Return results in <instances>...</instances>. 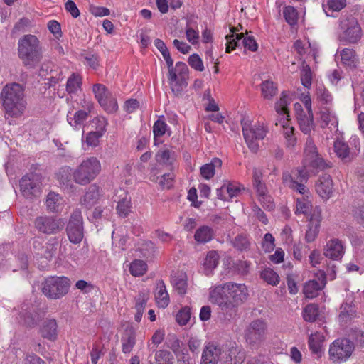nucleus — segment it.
Wrapping results in <instances>:
<instances>
[{
  "label": "nucleus",
  "mask_w": 364,
  "mask_h": 364,
  "mask_svg": "<svg viewBox=\"0 0 364 364\" xmlns=\"http://www.w3.org/2000/svg\"><path fill=\"white\" fill-rule=\"evenodd\" d=\"M149 299V291L146 290H143L139 292V294L135 296V306L134 309H145L147 301Z\"/></svg>",
  "instance_id": "obj_58"
},
{
  "label": "nucleus",
  "mask_w": 364,
  "mask_h": 364,
  "mask_svg": "<svg viewBox=\"0 0 364 364\" xmlns=\"http://www.w3.org/2000/svg\"><path fill=\"white\" fill-rule=\"evenodd\" d=\"M301 81L304 87L309 88L312 84V74L309 65L303 67L301 71Z\"/></svg>",
  "instance_id": "obj_63"
},
{
  "label": "nucleus",
  "mask_w": 364,
  "mask_h": 364,
  "mask_svg": "<svg viewBox=\"0 0 364 364\" xmlns=\"http://www.w3.org/2000/svg\"><path fill=\"white\" fill-rule=\"evenodd\" d=\"M18 54L25 67L28 69L35 68L43 58L42 47L38 38L31 34L21 37L18 43Z\"/></svg>",
  "instance_id": "obj_4"
},
{
  "label": "nucleus",
  "mask_w": 364,
  "mask_h": 364,
  "mask_svg": "<svg viewBox=\"0 0 364 364\" xmlns=\"http://www.w3.org/2000/svg\"><path fill=\"white\" fill-rule=\"evenodd\" d=\"M340 27L343 31L341 38L345 42L355 43L360 39L361 28L354 17L342 18L340 21Z\"/></svg>",
  "instance_id": "obj_15"
},
{
  "label": "nucleus",
  "mask_w": 364,
  "mask_h": 364,
  "mask_svg": "<svg viewBox=\"0 0 364 364\" xmlns=\"http://www.w3.org/2000/svg\"><path fill=\"white\" fill-rule=\"evenodd\" d=\"M300 129L305 134H309L314 127L313 113L300 114L296 117Z\"/></svg>",
  "instance_id": "obj_41"
},
{
  "label": "nucleus",
  "mask_w": 364,
  "mask_h": 364,
  "mask_svg": "<svg viewBox=\"0 0 364 364\" xmlns=\"http://www.w3.org/2000/svg\"><path fill=\"white\" fill-rule=\"evenodd\" d=\"M322 217L321 210L318 207L314 208L313 215L309 218L308 229L305 235V240L307 242H312L317 237Z\"/></svg>",
  "instance_id": "obj_19"
},
{
  "label": "nucleus",
  "mask_w": 364,
  "mask_h": 364,
  "mask_svg": "<svg viewBox=\"0 0 364 364\" xmlns=\"http://www.w3.org/2000/svg\"><path fill=\"white\" fill-rule=\"evenodd\" d=\"M344 253V243L338 238H333L328 240L323 249L324 256L335 261L341 260Z\"/></svg>",
  "instance_id": "obj_18"
},
{
  "label": "nucleus",
  "mask_w": 364,
  "mask_h": 364,
  "mask_svg": "<svg viewBox=\"0 0 364 364\" xmlns=\"http://www.w3.org/2000/svg\"><path fill=\"white\" fill-rule=\"evenodd\" d=\"M241 124L243 136L248 148L252 152L257 153L259 148L258 141L264 139L269 131L268 127L260 122L251 123L242 121Z\"/></svg>",
  "instance_id": "obj_7"
},
{
  "label": "nucleus",
  "mask_w": 364,
  "mask_h": 364,
  "mask_svg": "<svg viewBox=\"0 0 364 364\" xmlns=\"http://www.w3.org/2000/svg\"><path fill=\"white\" fill-rule=\"evenodd\" d=\"M73 172L70 166H64L55 173V177L62 187L69 188L72 186L71 177L73 176Z\"/></svg>",
  "instance_id": "obj_36"
},
{
  "label": "nucleus",
  "mask_w": 364,
  "mask_h": 364,
  "mask_svg": "<svg viewBox=\"0 0 364 364\" xmlns=\"http://www.w3.org/2000/svg\"><path fill=\"white\" fill-rule=\"evenodd\" d=\"M334 151L336 155L342 159H345L351 155L349 144L341 140H337L334 142Z\"/></svg>",
  "instance_id": "obj_48"
},
{
  "label": "nucleus",
  "mask_w": 364,
  "mask_h": 364,
  "mask_svg": "<svg viewBox=\"0 0 364 364\" xmlns=\"http://www.w3.org/2000/svg\"><path fill=\"white\" fill-rule=\"evenodd\" d=\"M262 95L265 99H272L277 94L278 88L277 85L270 80H265L260 85Z\"/></svg>",
  "instance_id": "obj_46"
},
{
  "label": "nucleus",
  "mask_w": 364,
  "mask_h": 364,
  "mask_svg": "<svg viewBox=\"0 0 364 364\" xmlns=\"http://www.w3.org/2000/svg\"><path fill=\"white\" fill-rule=\"evenodd\" d=\"M83 63L93 70H97L99 66V56L91 53H82Z\"/></svg>",
  "instance_id": "obj_59"
},
{
  "label": "nucleus",
  "mask_w": 364,
  "mask_h": 364,
  "mask_svg": "<svg viewBox=\"0 0 364 364\" xmlns=\"http://www.w3.org/2000/svg\"><path fill=\"white\" fill-rule=\"evenodd\" d=\"M147 271L146 263L141 259H134L129 265V272L134 277L144 275Z\"/></svg>",
  "instance_id": "obj_47"
},
{
  "label": "nucleus",
  "mask_w": 364,
  "mask_h": 364,
  "mask_svg": "<svg viewBox=\"0 0 364 364\" xmlns=\"http://www.w3.org/2000/svg\"><path fill=\"white\" fill-rule=\"evenodd\" d=\"M261 277L268 284L277 286L279 282V277L272 269H265L261 272Z\"/></svg>",
  "instance_id": "obj_55"
},
{
  "label": "nucleus",
  "mask_w": 364,
  "mask_h": 364,
  "mask_svg": "<svg viewBox=\"0 0 364 364\" xmlns=\"http://www.w3.org/2000/svg\"><path fill=\"white\" fill-rule=\"evenodd\" d=\"M167 67L168 84L174 95L178 97L188 86V68L185 63L181 61L177 62L173 66V60L171 61V64H167Z\"/></svg>",
  "instance_id": "obj_5"
},
{
  "label": "nucleus",
  "mask_w": 364,
  "mask_h": 364,
  "mask_svg": "<svg viewBox=\"0 0 364 364\" xmlns=\"http://www.w3.org/2000/svg\"><path fill=\"white\" fill-rule=\"evenodd\" d=\"M63 205V198L60 194L50 191L46 197V205L50 213H57Z\"/></svg>",
  "instance_id": "obj_34"
},
{
  "label": "nucleus",
  "mask_w": 364,
  "mask_h": 364,
  "mask_svg": "<svg viewBox=\"0 0 364 364\" xmlns=\"http://www.w3.org/2000/svg\"><path fill=\"white\" fill-rule=\"evenodd\" d=\"M225 188L228 200H230L240 193L242 185L236 182H228V184H225Z\"/></svg>",
  "instance_id": "obj_60"
},
{
  "label": "nucleus",
  "mask_w": 364,
  "mask_h": 364,
  "mask_svg": "<svg viewBox=\"0 0 364 364\" xmlns=\"http://www.w3.org/2000/svg\"><path fill=\"white\" fill-rule=\"evenodd\" d=\"M215 236L214 230L208 225H201L195 232L194 240L198 244H206Z\"/></svg>",
  "instance_id": "obj_27"
},
{
  "label": "nucleus",
  "mask_w": 364,
  "mask_h": 364,
  "mask_svg": "<svg viewBox=\"0 0 364 364\" xmlns=\"http://www.w3.org/2000/svg\"><path fill=\"white\" fill-rule=\"evenodd\" d=\"M119 192L121 193L117 196L118 198L117 200V199H114V201L117 203L116 210L120 218H125L131 213V196L124 190H120Z\"/></svg>",
  "instance_id": "obj_21"
},
{
  "label": "nucleus",
  "mask_w": 364,
  "mask_h": 364,
  "mask_svg": "<svg viewBox=\"0 0 364 364\" xmlns=\"http://www.w3.org/2000/svg\"><path fill=\"white\" fill-rule=\"evenodd\" d=\"M306 193L303 195L301 198H297L295 200V208L294 213L296 215H304L306 217H310L313 215V205L311 201L308 198Z\"/></svg>",
  "instance_id": "obj_23"
},
{
  "label": "nucleus",
  "mask_w": 364,
  "mask_h": 364,
  "mask_svg": "<svg viewBox=\"0 0 364 364\" xmlns=\"http://www.w3.org/2000/svg\"><path fill=\"white\" fill-rule=\"evenodd\" d=\"M1 97L6 114L15 118L23 114L27 102L23 85L16 82L7 84L1 90Z\"/></svg>",
  "instance_id": "obj_3"
},
{
  "label": "nucleus",
  "mask_w": 364,
  "mask_h": 364,
  "mask_svg": "<svg viewBox=\"0 0 364 364\" xmlns=\"http://www.w3.org/2000/svg\"><path fill=\"white\" fill-rule=\"evenodd\" d=\"M220 256L217 251L210 250L208 252L203 262V272L206 276L213 274V271L219 264Z\"/></svg>",
  "instance_id": "obj_28"
},
{
  "label": "nucleus",
  "mask_w": 364,
  "mask_h": 364,
  "mask_svg": "<svg viewBox=\"0 0 364 364\" xmlns=\"http://www.w3.org/2000/svg\"><path fill=\"white\" fill-rule=\"evenodd\" d=\"M196 26L197 22L195 21L194 16L188 17L186 25V36L187 40L193 45L197 43L199 39L198 31L194 28Z\"/></svg>",
  "instance_id": "obj_37"
},
{
  "label": "nucleus",
  "mask_w": 364,
  "mask_h": 364,
  "mask_svg": "<svg viewBox=\"0 0 364 364\" xmlns=\"http://www.w3.org/2000/svg\"><path fill=\"white\" fill-rule=\"evenodd\" d=\"M191 310L188 306L182 307L176 314V320L180 326H185L191 318Z\"/></svg>",
  "instance_id": "obj_54"
},
{
  "label": "nucleus",
  "mask_w": 364,
  "mask_h": 364,
  "mask_svg": "<svg viewBox=\"0 0 364 364\" xmlns=\"http://www.w3.org/2000/svg\"><path fill=\"white\" fill-rule=\"evenodd\" d=\"M232 34L226 36V53H230L235 50L237 47H240V40H242V46L245 50H249L252 52H255L258 48L257 43L255 38L252 36H249L247 33H236L238 30L236 28H230Z\"/></svg>",
  "instance_id": "obj_12"
},
{
  "label": "nucleus",
  "mask_w": 364,
  "mask_h": 364,
  "mask_svg": "<svg viewBox=\"0 0 364 364\" xmlns=\"http://www.w3.org/2000/svg\"><path fill=\"white\" fill-rule=\"evenodd\" d=\"M353 349V343L349 339H336L329 348L330 359L338 363L346 361L351 355Z\"/></svg>",
  "instance_id": "obj_13"
},
{
  "label": "nucleus",
  "mask_w": 364,
  "mask_h": 364,
  "mask_svg": "<svg viewBox=\"0 0 364 364\" xmlns=\"http://www.w3.org/2000/svg\"><path fill=\"white\" fill-rule=\"evenodd\" d=\"M326 285V280L323 279L321 282L316 280H309L306 282L303 288V293L305 296L309 299H312L318 295Z\"/></svg>",
  "instance_id": "obj_26"
},
{
  "label": "nucleus",
  "mask_w": 364,
  "mask_h": 364,
  "mask_svg": "<svg viewBox=\"0 0 364 364\" xmlns=\"http://www.w3.org/2000/svg\"><path fill=\"white\" fill-rule=\"evenodd\" d=\"M164 336L165 333L164 330L158 329L155 331L151 337V343H148V348L152 352H155L156 347L164 341Z\"/></svg>",
  "instance_id": "obj_56"
},
{
  "label": "nucleus",
  "mask_w": 364,
  "mask_h": 364,
  "mask_svg": "<svg viewBox=\"0 0 364 364\" xmlns=\"http://www.w3.org/2000/svg\"><path fill=\"white\" fill-rule=\"evenodd\" d=\"M316 95L319 101L324 104H329L333 100V97L330 92L323 85H319L316 87Z\"/></svg>",
  "instance_id": "obj_57"
},
{
  "label": "nucleus",
  "mask_w": 364,
  "mask_h": 364,
  "mask_svg": "<svg viewBox=\"0 0 364 364\" xmlns=\"http://www.w3.org/2000/svg\"><path fill=\"white\" fill-rule=\"evenodd\" d=\"M92 91L98 103L105 111L108 113H113L117 111L118 104L117 99L105 85L100 83L95 84Z\"/></svg>",
  "instance_id": "obj_14"
},
{
  "label": "nucleus",
  "mask_w": 364,
  "mask_h": 364,
  "mask_svg": "<svg viewBox=\"0 0 364 364\" xmlns=\"http://www.w3.org/2000/svg\"><path fill=\"white\" fill-rule=\"evenodd\" d=\"M103 135L102 133L97 132L95 131H91L88 132L85 136V143L87 146L96 147L98 146L100 142V139Z\"/></svg>",
  "instance_id": "obj_62"
},
{
  "label": "nucleus",
  "mask_w": 364,
  "mask_h": 364,
  "mask_svg": "<svg viewBox=\"0 0 364 364\" xmlns=\"http://www.w3.org/2000/svg\"><path fill=\"white\" fill-rule=\"evenodd\" d=\"M323 341L324 336L319 332L311 333L309 336L308 344L313 353L320 355L322 351V344Z\"/></svg>",
  "instance_id": "obj_40"
},
{
  "label": "nucleus",
  "mask_w": 364,
  "mask_h": 364,
  "mask_svg": "<svg viewBox=\"0 0 364 364\" xmlns=\"http://www.w3.org/2000/svg\"><path fill=\"white\" fill-rule=\"evenodd\" d=\"M59 246L58 240L56 237L50 238L46 245L42 247V252H38V255L45 257L48 260H51L55 257Z\"/></svg>",
  "instance_id": "obj_39"
},
{
  "label": "nucleus",
  "mask_w": 364,
  "mask_h": 364,
  "mask_svg": "<svg viewBox=\"0 0 364 364\" xmlns=\"http://www.w3.org/2000/svg\"><path fill=\"white\" fill-rule=\"evenodd\" d=\"M136 332L134 327L128 326L121 338L122 350L124 354L130 353L136 343Z\"/></svg>",
  "instance_id": "obj_22"
},
{
  "label": "nucleus",
  "mask_w": 364,
  "mask_h": 364,
  "mask_svg": "<svg viewBox=\"0 0 364 364\" xmlns=\"http://www.w3.org/2000/svg\"><path fill=\"white\" fill-rule=\"evenodd\" d=\"M101 164L94 156L87 158L73 172L74 181L81 186H85L92 181L100 173Z\"/></svg>",
  "instance_id": "obj_6"
},
{
  "label": "nucleus",
  "mask_w": 364,
  "mask_h": 364,
  "mask_svg": "<svg viewBox=\"0 0 364 364\" xmlns=\"http://www.w3.org/2000/svg\"><path fill=\"white\" fill-rule=\"evenodd\" d=\"M232 245L238 250H247L250 248V242L248 237L245 234L237 235L232 240Z\"/></svg>",
  "instance_id": "obj_51"
},
{
  "label": "nucleus",
  "mask_w": 364,
  "mask_h": 364,
  "mask_svg": "<svg viewBox=\"0 0 364 364\" xmlns=\"http://www.w3.org/2000/svg\"><path fill=\"white\" fill-rule=\"evenodd\" d=\"M279 124L282 126L284 129V136L286 139V143L287 147H294L296 142V138L294 135V128L292 126H290L289 119L285 118L279 119Z\"/></svg>",
  "instance_id": "obj_33"
},
{
  "label": "nucleus",
  "mask_w": 364,
  "mask_h": 364,
  "mask_svg": "<svg viewBox=\"0 0 364 364\" xmlns=\"http://www.w3.org/2000/svg\"><path fill=\"white\" fill-rule=\"evenodd\" d=\"M155 299L158 306L160 308H166L169 304V296L163 281H159L156 284Z\"/></svg>",
  "instance_id": "obj_31"
},
{
  "label": "nucleus",
  "mask_w": 364,
  "mask_h": 364,
  "mask_svg": "<svg viewBox=\"0 0 364 364\" xmlns=\"http://www.w3.org/2000/svg\"><path fill=\"white\" fill-rule=\"evenodd\" d=\"M320 119L321 122V127H329L331 128L337 127L338 119L335 114L332 113L328 109L323 108L320 113Z\"/></svg>",
  "instance_id": "obj_42"
},
{
  "label": "nucleus",
  "mask_w": 364,
  "mask_h": 364,
  "mask_svg": "<svg viewBox=\"0 0 364 364\" xmlns=\"http://www.w3.org/2000/svg\"><path fill=\"white\" fill-rule=\"evenodd\" d=\"M43 176L41 173L31 171L19 181L20 191L26 198L38 196L41 193Z\"/></svg>",
  "instance_id": "obj_10"
},
{
  "label": "nucleus",
  "mask_w": 364,
  "mask_h": 364,
  "mask_svg": "<svg viewBox=\"0 0 364 364\" xmlns=\"http://www.w3.org/2000/svg\"><path fill=\"white\" fill-rule=\"evenodd\" d=\"M45 316V312L38 306L28 303L21 304L18 314V323L27 328H33L39 323Z\"/></svg>",
  "instance_id": "obj_9"
},
{
  "label": "nucleus",
  "mask_w": 364,
  "mask_h": 364,
  "mask_svg": "<svg viewBox=\"0 0 364 364\" xmlns=\"http://www.w3.org/2000/svg\"><path fill=\"white\" fill-rule=\"evenodd\" d=\"M70 287V279L66 277H49L42 283V292L50 299H58L65 296Z\"/></svg>",
  "instance_id": "obj_8"
},
{
  "label": "nucleus",
  "mask_w": 364,
  "mask_h": 364,
  "mask_svg": "<svg viewBox=\"0 0 364 364\" xmlns=\"http://www.w3.org/2000/svg\"><path fill=\"white\" fill-rule=\"evenodd\" d=\"M82 80L79 74L73 73L68 79L66 91L69 94H76L81 89Z\"/></svg>",
  "instance_id": "obj_43"
},
{
  "label": "nucleus",
  "mask_w": 364,
  "mask_h": 364,
  "mask_svg": "<svg viewBox=\"0 0 364 364\" xmlns=\"http://www.w3.org/2000/svg\"><path fill=\"white\" fill-rule=\"evenodd\" d=\"M92 107V105H89L87 111L80 109L74 114L73 117L68 114V123L75 129H78L87 119Z\"/></svg>",
  "instance_id": "obj_32"
},
{
  "label": "nucleus",
  "mask_w": 364,
  "mask_h": 364,
  "mask_svg": "<svg viewBox=\"0 0 364 364\" xmlns=\"http://www.w3.org/2000/svg\"><path fill=\"white\" fill-rule=\"evenodd\" d=\"M252 184L257 198L269 193L265 183L262 181V173L259 169L253 170Z\"/></svg>",
  "instance_id": "obj_35"
},
{
  "label": "nucleus",
  "mask_w": 364,
  "mask_h": 364,
  "mask_svg": "<svg viewBox=\"0 0 364 364\" xmlns=\"http://www.w3.org/2000/svg\"><path fill=\"white\" fill-rule=\"evenodd\" d=\"M267 325L262 319L252 321L245 330V338L250 345L261 343L265 338Z\"/></svg>",
  "instance_id": "obj_16"
},
{
  "label": "nucleus",
  "mask_w": 364,
  "mask_h": 364,
  "mask_svg": "<svg viewBox=\"0 0 364 364\" xmlns=\"http://www.w3.org/2000/svg\"><path fill=\"white\" fill-rule=\"evenodd\" d=\"M290 103V99L288 94L283 91L281 94L279 100L275 104V110L277 114L282 116L280 119L285 118L289 119L288 105Z\"/></svg>",
  "instance_id": "obj_38"
},
{
  "label": "nucleus",
  "mask_w": 364,
  "mask_h": 364,
  "mask_svg": "<svg viewBox=\"0 0 364 364\" xmlns=\"http://www.w3.org/2000/svg\"><path fill=\"white\" fill-rule=\"evenodd\" d=\"M65 230L71 243L77 245L81 242L84 237V227L82 212L79 208L71 213Z\"/></svg>",
  "instance_id": "obj_11"
},
{
  "label": "nucleus",
  "mask_w": 364,
  "mask_h": 364,
  "mask_svg": "<svg viewBox=\"0 0 364 364\" xmlns=\"http://www.w3.org/2000/svg\"><path fill=\"white\" fill-rule=\"evenodd\" d=\"M222 160L219 158H213L210 163L203 165L200 168V176L205 180L212 178L217 168H220L222 166Z\"/></svg>",
  "instance_id": "obj_29"
},
{
  "label": "nucleus",
  "mask_w": 364,
  "mask_h": 364,
  "mask_svg": "<svg viewBox=\"0 0 364 364\" xmlns=\"http://www.w3.org/2000/svg\"><path fill=\"white\" fill-rule=\"evenodd\" d=\"M249 293L245 284L232 282L223 283L210 289V301L217 304L228 318L236 316L238 306L248 298Z\"/></svg>",
  "instance_id": "obj_2"
},
{
  "label": "nucleus",
  "mask_w": 364,
  "mask_h": 364,
  "mask_svg": "<svg viewBox=\"0 0 364 364\" xmlns=\"http://www.w3.org/2000/svg\"><path fill=\"white\" fill-rule=\"evenodd\" d=\"M355 314V311L351 305L348 304H342L341 306V312L338 316L339 320L341 322L346 323L354 317Z\"/></svg>",
  "instance_id": "obj_52"
},
{
  "label": "nucleus",
  "mask_w": 364,
  "mask_h": 364,
  "mask_svg": "<svg viewBox=\"0 0 364 364\" xmlns=\"http://www.w3.org/2000/svg\"><path fill=\"white\" fill-rule=\"evenodd\" d=\"M155 360L156 364H173V356L166 350H156Z\"/></svg>",
  "instance_id": "obj_50"
},
{
  "label": "nucleus",
  "mask_w": 364,
  "mask_h": 364,
  "mask_svg": "<svg viewBox=\"0 0 364 364\" xmlns=\"http://www.w3.org/2000/svg\"><path fill=\"white\" fill-rule=\"evenodd\" d=\"M92 127L95 128V132L102 133V135L107 130L108 124L107 120L104 117H96L92 121Z\"/></svg>",
  "instance_id": "obj_64"
},
{
  "label": "nucleus",
  "mask_w": 364,
  "mask_h": 364,
  "mask_svg": "<svg viewBox=\"0 0 364 364\" xmlns=\"http://www.w3.org/2000/svg\"><path fill=\"white\" fill-rule=\"evenodd\" d=\"M319 315L318 306L316 304H309L303 309L302 317L305 321L314 322Z\"/></svg>",
  "instance_id": "obj_44"
},
{
  "label": "nucleus",
  "mask_w": 364,
  "mask_h": 364,
  "mask_svg": "<svg viewBox=\"0 0 364 364\" xmlns=\"http://www.w3.org/2000/svg\"><path fill=\"white\" fill-rule=\"evenodd\" d=\"M154 43L156 48L161 52L166 64H171L173 59L164 42L159 38H156L154 40Z\"/></svg>",
  "instance_id": "obj_61"
},
{
  "label": "nucleus",
  "mask_w": 364,
  "mask_h": 364,
  "mask_svg": "<svg viewBox=\"0 0 364 364\" xmlns=\"http://www.w3.org/2000/svg\"><path fill=\"white\" fill-rule=\"evenodd\" d=\"M220 354L221 349L219 346L208 343L203 351L201 364H217Z\"/></svg>",
  "instance_id": "obj_24"
},
{
  "label": "nucleus",
  "mask_w": 364,
  "mask_h": 364,
  "mask_svg": "<svg viewBox=\"0 0 364 364\" xmlns=\"http://www.w3.org/2000/svg\"><path fill=\"white\" fill-rule=\"evenodd\" d=\"M304 154L303 167L294 168L290 171H285L282 173V177L284 186L301 195L309 193L308 188L304 185L309 179L306 171L308 167L316 170L331 167L318 154L314 141L310 137L306 139Z\"/></svg>",
  "instance_id": "obj_1"
},
{
  "label": "nucleus",
  "mask_w": 364,
  "mask_h": 364,
  "mask_svg": "<svg viewBox=\"0 0 364 364\" xmlns=\"http://www.w3.org/2000/svg\"><path fill=\"white\" fill-rule=\"evenodd\" d=\"M40 333L43 338L55 341L58 334L57 321L54 318L45 321L40 328Z\"/></svg>",
  "instance_id": "obj_25"
},
{
  "label": "nucleus",
  "mask_w": 364,
  "mask_h": 364,
  "mask_svg": "<svg viewBox=\"0 0 364 364\" xmlns=\"http://www.w3.org/2000/svg\"><path fill=\"white\" fill-rule=\"evenodd\" d=\"M283 16L286 22L293 26L298 23V12L296 9L291 6H286L283 9Z\"/></svg>",
  "instance_id": "obj_49"
},
{
  "label": "nucleus",
  "mask_w": 364,
  "mask_h": 364,
  "mask_svg": "<svg viewBox=\"0 0 364 364\" xmlns=\"http://www.w3.org/2000/svg\"><path fill=\"white\" fill-rule=\"evenodd\" d=\"M34 225L39 232L47 235L55 234L63 227L60 219L46 215L37 217Z\"/></svg>",
  "instance_id": "obj_17"
},
{
  "label": "nucleus",
  "mask_w": 364,
  "mask_h": 364,
  "mask_svg": "<svg viewBox=\"0 0 364 364\" xmlns=\"http://www.w3.org/2000/svg\"><path fill=\"white\" fill-rule=\"evenodd\" d=\"M168 125L163 119H159L154 122L153 126L154 145H159L161 143V141H159L158 139L165 134Z\"/></svg>",
  "instance_id": "obj_45"
},
{
  "label": "nucleus",
  "mask_w": 364,
  "mask_h": 364,
  "mask_svg": "<svg viewBox=\"0 0 364 364\" xmlns=\"http://www.w3.org/2000/svg\"><path fill=\"white\" fill-rule=\"evenodd\" d=\"M100 198V188L96 184L89 186L83 198L81 199V203L90 208L95 204Z\"/></svg>",
  "instance_id": "obj_30"
},
{
  "label": "nucleus",
  "mask_w": 364,
  "mask_h": 364,
  "mask_svg": "<svg viewBox=\"0 0 364 364\" xmlns=\"http://www.w3.org/2000/svg\"><path fill=\"white\" fill-rule=\"evenodd\" d=\"M165 344L170 348L176 355L181 351V341L174 333H169L167 335Z\"/></svg>",
  "instance_id": "obj_53"
},
{
  "label": "nucleus",
  "mask_w": 364,
  "mask_h": 364,
  "mask_svg": "<svg viewBox=\"0 0 364 364\" xmlns=\"http://www.w3.org/2000/svg\"><path fill=\"white\" fill-rule=\"evenodd\" d=\"M316 193L324 200L330 198L333 191V183L329 174L321 176L316 184Z\"/></svg>",
  "instance_id": "obj_20"
}]
</instances>
